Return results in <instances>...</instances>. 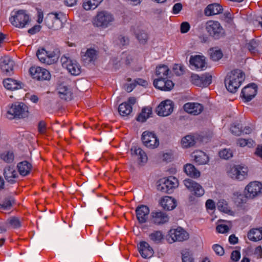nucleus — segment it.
Wrapping results in <instances>:
<instances>
[{
	"label": "nucleus",
	"instance_id": "obj_1",
	"mask_svg": "<svg viewBox=\"0 0 262 262\" xmlns=\"http://www.w3.org/2000/svg\"><path fill=\"white\" fill-rule=\"evenodd\" d=\"M245 80V74L240 70L231 71L226 76L225 84L227 90L232 93L237 91Z\"/></svg>",
	"mask_w": 262,
	"mask_h": 262
},
{
	"label": "nucleus",
	"instance_id": "obj_2",
	"mask_svg": "<svg viewBox=\"0 0 262 262\" xmlns=\"http://www.w3.org/2000/svg\"><path fill=\"white\" fill-rule=\"evenodd\" d=\"M115 21V17L110 12L101 10L97 12L93 17L92 23L95 27L101 29H106L112 26Z\"/></svg>",
	"mask_w": 262,
	"mask_h": 262
},
{
	"label": "nucleus",
	"instance_id": "obj_3",
	"mask_svg": "<svg viewBox=\"0 0 262 262\" xmlns=\"http://www.w3.org/2000/svg\"><path fill=\"white\" fill-rule=\"evenodd\" d=\"M9 20L14 27L23 28L30 24L31 19L26 10H19L12 13Z\"/></svg>",
	"mask_w": 262,
	"mask_h": 262
},
{
	"label": "nucleus",
	"instance_id": "obj_4",
	"mask_svg": "<svg viewBox=\"0 0 262 262\" xmlns=\"http://www.w3.org/2000/svg\"><path fill=\"white\" fill-rule=\"evenodd\" d=\"M28 116V107L23 103L13 104L7 112V117L10 119L14 118H23Z\"/></svg>",
	"mask_w": 262,
	"mask_h": 262
},
{
	"label": "nucleus",
	"instance_id": "obj_5",
	"mask_svg": "<svg viewBox=\"0 0 262 262\" xmlns=\"http://www.w3.org/2000/svg\"><path fill=\"white\" fill-rule=\"evenodd\" d=\"M205 29L209 35L216 39H219L224 35V29L217 21H208Z\"/></svg>",
	"mask_w": 262,
	"mask_h": 262
},
{
	"label": "nucleus",
	"instance_id": "obj_6",
	"mask_svg": "<svg viewBox=\"0 0 262 262\" xmlns=\"http://www.w3.org/2000/svg\"><path fill=\"white\" fill-rule=\"evenodd\" d=\"M36 56L41 62L47 65L54 64L58 60L55 51H48L43 48L37 50Z\"/></svg>",
	"mask_w": 262,
	"mask_h": 262
},
{
	"label": "nucleus",
	"instance_id": "obj_7",
	"mask_svg": "<svg viewBox=\"0 0 262 262\" xmlns=\"http://www.w3.org/2000/svg\"><path fill=\"white\" fill-rule=\"evenodd\" d=\"M189 238V234L181 227L171 229L168 232L167 241L169 243L182 242Z\"/></svg>",
	"mask_w": 262,
	"mask_h": 262
},
{
	"label": "nucleus",
	"instance_id": "obj_8",
	"mask_svg": "<svg viewBox=\"0 0 262 262\" xmlns=\"http://www.w3.org/2000/svg\"><path fill=\"white\" fill-rule=\"evenodd\" d=\"M61 13H51L47 15L45 19L46 26L53 30H58L62 28V22L61 19Z\"/></svg>",
	"mask_w": 262,
	"mask_h": 262
},
{
	"label": "nucleus",
	"instance_id": "obj_9",
	"mask_svg": "<svg viewBox=\"0 0 262 262\" xmlns=\"http://www.w3.org/2000/svg\"><path fill=\"white\" fill-rule=\"evenodd\" d=\"M143 144L147 148L154 149L158 147L159 141L157 135L154 133L145 131L141 137Z\"/></svg>",
	"mask_w": 262,
	"mask_h": 262
},
{
	"label": "nucleus",
	"instance_id": "obj_10",
	"mask_svg": "<svg viewBox=\"0 0 262 262\" xmlns=\"http://www.w3.org/2000/svg\"><path fill=\"white\" fill-rule=\"evenodd\" d=\"M247 167L242 165H235L228 171V175L233 179L243 180L248 175Z\"/></svg>",
	"mask_w": 262,
	"mask_h": 262
},
{
	"label": "nucleus",
	"instance_id": "obj_11",
	"mask_svg": "<svg viewBox=\"0 0 262 262\" xmlns=\"http://www.w3.org/2000/svg\"><path fill=\"white\" fill-rule=\"evenodd\" d=\"M60 61L62 67L66 68L71 75H78L80 74V66L75 60L64 55L61 57Z\"/></svg>",
	"mask_w": 262,
	"mask_h": 262
},
{
	"label": "nucleus",
	"instance_id": "obj_12",
	"mask_svg": "<svg viewBox=\"0 0 262 262\" xmlns=\"http://www.w3.org/2000/svg\"><path fill=\"white\" fill-rule=\"evenodd\" d=\"M178 180L174 177H169L164 179L162 183L158 186V189L161 191L170 193L173 190L178 186Z\"/></svg>",
	"mask_w": 262,
	"mask_h": 262
},
{
	"label": "nucleus",
	"instance_id": "obj_13",
	"mask_svg": "<svg viewBox=\"0 0 262 262\" xmlns=\"http://www.w3.org/2000/svg\"><path fill=\"white\" fill-rule=\"evenodd\" d=\"M174 104L170 100L162 101L156 109L157 114L162 117L168 116L173 112Z\"/></svg>",
	"mask_w": 262,
	"mask_h": 262
},
{
	"label": "nucleus",
	"instance_id": "obj_14",
	"mask_svg": "<svg viewBox=\"0 0 262 262\" xmlns=\"http://www.w3.org/2000/svg\"><path fill=\"white\" fill-rule=\"evenodd\" d=\"M29 72L33 78L38 80H49L51 77L48 70L39 67H32Z\"/></svg>",
	"mask_w": 262,
	"mask_h": 262
},
{
	"label": "nucleus",
	"instance_id": "obj_15",
	"mask_svg": "<svg viewBox=\"0 0 262 262\" xmlns=\"http://www.w3.org/2000/svg\"><path fill=\"white\" fill-rule=\"evenodd\" d=\"M262 191V184L257 181L250 182L245 188V195L248 198H253Z\"/></svg>",
	"mask_w": 262,
	"mask_h": 262
},
{
	"label": "nucleus",
	"instance_id": "obj_16",
	"mask_svg": "<svg viewBox=\"0 0 262 262\" xmlns=\"http://www.w3.org/2000/svg\"><path fill=\"white\" fill-rule=\"evenodd\" d=\"M212 76L209 73H205L199 76L197 74H192L191 76V82L200 87H204L209 85L211 83Z\"/></svg>",
	"mask_w": 262,
	"mask_h": 262
},
{
	"label": "nucleus",
	"instance_id": "obj_17",
	"mask_svg": "<svg viewBox=\"0 0 262 262\" xmlns=\"http://www.w3.org/2000/svg\"><path fill=\"white\" fill-rule=\"evenodd\" d=\"M167 78L157 77L154 81V85L156 88L162 91H170L173 88L174 84L171 80H168Z\"/></svg>",
	"mask_w": 262,
	"mask_h": 262
},
{
	"label": "nucleus",
	"instance_id": "obj_18",
	"mask_svg": "<svg viewBox=\"0 0 262 262\" xmlns=\"http://www.w3.org/2000/svg\"><path fill=\"white\" fill-rule=\"evenodd\" d=\"M185 186L190 191L193 192L196 196H202L204 193L203 187L198 183L191 179H186L184 181Z\"/></svg>",
	"mask_w": 262,
	"mask_h": 262
},
{
	"label": "nucleus",
	"instance_id": "obj_19",
	"mask_svg": "<svg viewBox=\"0 0 262 262\" xmlns=\"http://www.w3.org/2000/svg\"><path fill=\"white\" fill-rule=\"evenodd\" d=\"M257 93V85L252 83L248 84L243 89L242 91V96L246 101H250L256 95Z\"/></svg>",
	"mask_w": 262,
	"mask_h": 262
},
{
	"label": "nucleus",
	"instance_id": "obj_20",
	"mask_svg": "<svg viewBox=\"0 0 262 262\" xmlns=\"http://www.w3.org/2000/svg\"><path fill=\"white\" fill-rule=\"evenodd\" d=\"M81 60L85 64L93 63L97 58L98 53L93 49H88L85 52H81Z\"/></svg>",
	"mask_w": 262,
	"mask_h": 262
},
{
	"label": "nucleus",
	"instance_id": "obj_21",
	"mask_svg": "<svg viewBox=\"0 0 262 262\" xmlns=\"http://www.w3.org/2000/svg\"><path fill=\"white\" fill-rule=\"evenodd\" d=\"M59 97L64 100L69 101L72 98L73 93L71 88L65 83L59 84L57 89Z\"/></svg>",
	"mask_w": 262,
	"mask_h": 262
},
{
	"label": "nucleus",
	"instance_id": "obj_22",
	"mask_svg": "<svg viewBox=\"0 0 262 262\" xmlns=\"http://www.w3.org/2000/svg\"><path fill=\"white\" fill-rule=\"evenodd\" d=\"M138 248L141 256L144 258L151 257L154 253L152 247L145 241L140 242L138 245Z\"/></svg>",
	"mask_w": 262,
	"mask_h": 262
},
{
	"label": "nucleus",
	"instance_id": "obj_23",
	"mask_svg": "<svg viewBox=\"0 0 262 262\" xmlns=\"http://www.w3.org/2000/svg\"><path fill=\"white\" fill-rule=\"evenodd\" d=\"M184 111L192 115H198L201 114L203 109V106L200 103L196 102H188L183 106Z\"/></svg>",
	"mask_w": 262,
	"mask_h": 262
},
{
	"label": "nucleus",
	"instance_id": "obj_24",
	"mask_svg": "<svg viewBox=\"0 0 262 262\" xmlns=\"http://www.w3.org/2000/svg\"><path fill=\"white\" fill-rule=\"evenodd\" d=\"M190 63L196 69L205 70L207 67L205 57L202 55L191 56L189 60Z\"/></svg>",
	"mask_w": 262,
	"mask_h": 262
},
{
	"label": "nucleus",
	"instance_id": "obj_25",
	"mask_svg": "<svg viewBox=\"0 0 262 262\" xmlns=\"http://www.w3.org/2000/svg\"><path fill=\"white\" fill-rule=\"evenodd\" d=\"M136 216L140 223H145L149 213V208L144 205H141L137 207L136 209Z\"/></svg>",
	"mask_w": 262,
	"mask_h": 262
},
{
	"label": "nucleus",
	"instance_id": "obj_26",
	"mask_svg": "<svg viewBox=\"0 0 262 262\" xmlns=\"http://www.w3.org/2000/svg\"><path fill=\"white\" fill-rule=\"evenodd\" d=\"M14 62L9 56H4L0 59V68L3 72L9 73L12 72Z\"/></svg>",
	"mask_w": 262,
	"mask_h": 262
},
{
	"label": "nucleus",
	"instance_id": "obj_27",
	"mask_svg": "<svg viewBox=\"0 0 262 262\" xmlns=\"http://www.w3.org/2000/svg\"><path fill=\"white\" fill-rule=\"evenodd\" d=\"M152 222L156 225L164 224L169 220V217L166 213L163 212H153L151 213Z\"/></svg>",
	"mask_w": 262,
	"mask_h": 262
},
{
	"label": "nucleus",
	"instance_id": "obj_28",
	"mask_svg": "<svg viewBox=\"0 0 262 262\" xmlns=\"http://www.w3.org/2000/svg\"><path fill=\"white\" fill-rule=\"evenodd\" d=\"M192 157L198 165H205L209 162V157L207 154L201 151L196 150L192 153Z\"/></svg>",
	"mask_w": 262,
	"mask_h": 262
},
{
	"label": "nucleus",
	"instance_id": "obj_29",
	"mask_svg": "<svg viewBox=\"0 0 262 262\" xmlns=\"http://www.w3.org/2000/svg\"><path fill=\"white\" fill-rule=\"evenodd\" d=\"M4 175L6 180L11 183H15L16 179L18 178L17 171L13 167L10 166L6 167L4 169Z\"/></svg>",
	"mask_w": 262,
	"mask_h": 262
},
{
	"label": "nucleus",
	"instance_id": "obj_30",
	"mask_svg": "<svg viewBox=\"0 0 262 262\" xmlns=\"http://www.w3.org/2000/svg\"><path fill=\"white\" fill-rule=\"evenodd\" d=\"M223 11L222 6L218 4L209 5L205 9L204 13L206 16L214 15L221 13Z\"/></svg>",
	"mask_w": 262,
	"mask_h": 262
},
{
	"label": "nucleus",
	"instance_id": "obj_31",
	"mask_svg": "<svg viewBox=\"0 0 262 262\" xmlns=\"http://www.w3.org/2000/svg\"><path fill=\"white\" fill-rule=\"evenodd\" d=\"M32 165L27 161L20 162L17 164L18 171L21 176L28 175L32 169Z\"/></svg>",
	"mask_w": 262,
	"mask_h": 262
},
{
	"label": "nucleus",
	"instance_id": "obj_32",
	"mask_svg": "<svg viewBox=\"0 0 262 262\" xmlns=\"http://www.w3.org/2000/svg\"><path fill=\"white\" fill-rule=\"evenodd\" d=\"M160 204L161 206L165 209L171 210L174 209L176 206V201L172 197L165 196L161 200Z\"/></svg>",
	"mask_w": 262,
	"mask_h": 262
},
{
	"label": "nucleus",
	"instance_id": "obj_33",
	"mask_svg": "<svg viewBox=\"0 0 262 262\" xmlns=\"http://www.w3.org/2000/svg\"><path fill=\"white\" fill-rule=\"evenodd\" d=\"M131 154L133 156H137L138 160L141 163H145L147 161L148 158L146 153L140 147H132Z\"/></svg>",
	"mask_w": 262,
	"mask_h": 262
},
{
	"label": "nucleus",
	"instance_id": "obj_34",
	"mask_svg": "<svg viewBox=\"0 0 262 262\" xmlns=\"http://www.w3.org/2000/svg\"><path fill=\"white\" fill-rule=\"evenodd\" d=\"M4 86L9 90H15L21 88L22 83L12 78H7L3 81Z\"/></svg>",
	"mask_w": 262,
	"mask_h": 262
},
{
	"label": "nucleus",
	"instance_id": "obj_35",
	"mask_svg": "<svg viewBox=\"0 0 262 262\" xmlns=\"http://www.w3.org/2000/svg\"><path fill=\"white\" fill-rule=\"evenodd\" d=\"M149 241L155 244H159L164 239V235L161 231H154L149 234Z\"/></svg>",
	"mask_w": 262,
	"mask_h": 262
},
{
	"label": "nucleus",
	"instance_id": "obj_36",
	"mask_svg": "<svg viewBox=\"0 0 262 262\" xmlns=\"http://www.w3.org/2000/svg\"><path fill=\"white\" fill-rule=\"evenodd\" d=\"M248 237L250 241H258L262 239V227L251 229L248 233Z\"/></svg>",
	"mask_w": 262,
	"mask_h": 262
},
{
	"label": "nucleus",
	"instance_id": "obj_37",
	"mask_svg": "<svg viewBox=\"0 0 262 262\" xmlns=\"http://www.w3.org/2000/svg\"><path fill=\"white\" fill-rule=\"evenodd\" d=\"M185 172L189 176L197 178L200 176V172L191 164H187L184 167Z\"/></svg>",
	"mask_w": 262,
	"mask_h": 262
},
{
	"label": "nucleus",
	"instance_id": "obj_38",
	"mask_svg": "<svg viewBox=\"0 0 262 262\" xmlns=\"http://www.w3.org/2000/svg\"><path fill=\"white\" fill-rule=\"evenodd\" d=\"M132 106L127 102H123L119 105L118 112L121 116L126 117L132 112Z\"/></svg>",
	"mask_w": 262,
	"mask_h": 262
},
{
	"label": "nucleus",
	"instance_id": "obj_39",
	"mask_svg": "<svg viewBox=\"0 0 262 262\" xmlns=\"http://www.w3.org/2000/svg\"><path fill=\"white\" fill-rule=\"evenodd\" d=\"M103 0H86L83 3V8L86 10H94L96 8Z\"/></svg>",
	"mask_w": 262,
	"mask_h": 262
},
{
	"label": "nucleus",
	"instance_id": "obj_40",
	"mask_svg": "<svg viewBox=\"0 0 262 262\" xmlns=\"http://www.w3.org/2000/svg\"><path fill=\"white\" fill-rule=\"evenodd\" d=\"M169 69L166 65H159L156 70V75L157 77L167 78Z\"/></svg>",
	"mask_w": 262,
	"mask_h": 262
},
{
	"label": "nucleus",
	"instance_id": "obj_41",
	"mask_svg": "<svg viewBox=\"0 0 262 262\" xmlns=\"http://www.w3.org/2000/svg\"><path fill=\"white\" fill-rule=\"evenodd\" d=\"M196 141L193 136L187 135L182 139L181 144L183 147L187 148L195 145Z\"/></svg>",
	"mask_w": 262,
	"mask_h": 262
},
{
	"label": "nucleus",
	"instance_id": "obj_42",
	"mask_svg": "<svg viewBox=\"0 0 262 262\" xmlns=\"http://www.w3.org/2000/svg\"><path fill=\"white\" fill-rule=\"evenodd\" d=\"M136 38L141 43H145L148 39V34L143 30L137 28L135 30Z\"/></svg>",
	"mask_w": 262,
	"mask_h": 262
},
{
	"label": "nucleus",
	"instance_id": "obj_43",
	"mask_svg": "<svg viewBox=\"0 0 262 262\" xmlns=\"http://www.w3.org/2000/svg\"><path fill=\"white\" fill-rule=\"evenodd\" d=\"M152 114L151 108L150 107H146L142 109L141 113L139 115L137 120L140 122H143L149 118Z\"/></svg>",
	"mask_w": 262,
	"mask_h": 262
},
{
	"label": "nucleus",
	"instance_id": "obj_44",
	"mask_svg": "<svg viewBox=\"0 0 262 262\" xmlns=\"http://www.w3.org/2000/svg\"><path fill=\"white\" fill-rule=\"evenodd\" d=\"M210 58L215 61H218L223 57V53L220 50L212 48L209 50Z\"/></svg>",
	"mask_w": 262,
	"mask_h": 262
},
{
	"label": "nucleus",
	"instance_id": "obj_45",
	"mask_svg": "<svg viewBox=\"0 0 262 262\" xmlns=\"http://www.w3.org/2000/svg\"><path fill=\"white\" fill-rule=\"evenodd\" d=\"M7 223L13 228H17L21 226V221L20 219L15 216L10 217L7 220Z\"/></svg>",
	"mask_w": 262,
	"mask_h": 262
},
{
	"label": "nucleus",
	"instance_id": "obj_46",
	"mask_svg": "<svg viewBox=\"0 0 262 262\" xmlns=\"http://www.w3.org/2000/svg\"><path fill=\"white\" fill-rule=\"evenodd\" d=\"M12 201L10 198H5L2 203H0V211L9 210L12 207Z\"/></svg>",
	"mask_w": 262,
	"mask_h": 262
},
{
	"label": "nucleus",
	"instance_id": "obj_47",
	"mask_svg": "<svg viewBox=\"0 0 262 262\" xmlns=\"http://www.w3.org/2000/svg\"><path fill=\"white\" fill-rule=\"evenodd\" d=\"M217 207L218 209L224 212L228 213L230 211L228 204L224 200H220L217 203Z\"/></svg>",
	"mask_w": 262,
	"mask_h": 262
},
{
	"label": "nucleus",
	"instance_id": "obj_48",
	"mask_svg": "<svg viewBox=\"0 0 262 262\" xmlns=\"http://www.w3.org/2000/svg\"><path fill=\"white\" fill-rule=\"evenodd\" d=\"M1 159L7 163H11L14 160L13 154L11 152L8 151L3 153L1 155Z\"/></svg>",
	"mask_w": 262,
	"mask_h": 262
},
{
	"label": "nucleus",
	"instance_id": "obj_49",
	"mask_svg": "<svg viewBox=\"0 0 262 262\" xmlns=\"http://www.w3.org/2000/svg\"><path fill=\"white\" fill-rule=\"evenodd\" d=\"M219 156L225 159H228L232 157V152L230 149H224L221 150L219 153Z\"/></svg>",
	"mask_w": 262,
	"mask_h": 262
},
{
	"label": "nucleus",
	"instance_id": "obj_50",
	"mask_svg": "<svg viewBox=\"0 0 262 262\" xmlns=\"http://www.w3.org/2000/svg\"><path fill=\"white\" fill-rule=\"evenodd\" d=\"M117 43L120 46H125L128 44L129 39L127 37L121 35L118 37Z\"/></svg>",
	"mask_w": 262,
	"mask_h": 262
},
{
	"label": "nucleus",
	"instance_id": "obj_51",
	"mask_svg": "<svg viewBox=\"0 0 262 262\" xmlns=\"http://www.w3.org/2000/svg\"><path fill=\"white\" fill-rule=\"evenodd\" d=\"M182 262H193V258L191 254L188 251L182 253Z\"/></svg>",
	"mask_w": 262,
	"mask_h": 262
},
{
	"label": "nucleus",
	"instance_id": "obj_52",
	"mask_svg": "<svg viewBox=\"0 0 262 262\" xmlns=\"http://www.w3.org/2000/svg\"><path fill=\"white\" fill-rule=\"evenodd\" d=\"M212 249L215 253L220 256H222L224 254V248L219 244H214L212 246Z\"/></svg>",
	"mask_w": 262,
	"mask_h": 262
},
{
	"label": "nucleus",
	"instance_id": "obj_53",
	"mask_svg": "<svg viewBox=\"0 0 262 262\" xmlns=\"http://www.w3.org/2000/svg\"><path fill=\"white\" fill-rule=\"evenodd\" d=\"M216 231L221 233H224L227 232L229 230V227L225 224H220L217 226L216 227Z\"/></svg>",
	"mask_w": 262,
	"mask_h": 262
},
{
	"label": "nucleus",
	"instance_id": "obj_54",
	"mask_svg": "<svg viewBox=\"0 0 262 262\" xmlns=\"http://www.w3.org/2000/svg\"><path fill=\"white\" fill-rule=\"evenodd\" d=\"M173 70L176 74L180 75L183 73V67L180 64H176L173 66Z\"/></svg>",
	"mask_w": 262,
	"mask_h": 262
},
{
	"label": "nucleus",
	"instance_id": "obj_55",
	"mask_svg": "<svg viewBox=\"0 0 262 262\" xmlns=\"http://www.w3.org/2000/svg\"><path fill=\"white\" fill-rule=\"evenodd\" d=\"M38 130L40 134H45L46 132V124L44 121H41L39 122L38 125Z\"/></svg>",
	"mask_w": 262,
	"mask_h": 262
},
{
	"label": "nucleus",
	"instance_id": "obj_56",
	"mask_svg": "<svg viewBox=\"0 0 262 262\" xmlns=\"http://www.w3.org/2000/svg\"><path fill=\"white\" fill-rule=\"evenodd\" d=\"M240 257V252L237 250H234L231 253V259L235 262L238 261Z\"/></svg>",
	"mask_w": 262,
	"mask_h": 262
},
{
	"label": "nucleus",
	"instance_id": "obj_57",
	"mask_svg": "<svg viewBox=\"0 0 262 262\" xmlns=\"http://www.w3.org/2000/svg\"><path fill=\"white\" fill-rule=\"evenodd\" d=\"M190 29V25L187 22H183L181 25V32L182 33H187Z\"/></svg>",
	"mask_w": 262,
	"mask_h": 262
},
{
	"label": "nucleus",
	"instance_id": "obj_58",
	"mask_svg": "<svg viewBox=\"0 0 262 262\" xmlns=\"http://www.w3.org/2000/svg\"><path fill=\"white\" fill-rule=\"evenodd\" d=\"M182 9V5L181 3H177L174 4L172 8V12L173 14H178Z\"/></svg>",
	"mask_w": 262,
	"mask_h": 262
},
{
	"label": "nucleus",
	"instance_id": "obj_59",
	"mask_svg": "<svg viewBox=\"0 0 262 262\" xmlns=\"http://www.w3.org/2000/svg\"><path fill=\"white\" fill-rule=\"evenodd\" d=\"M254 254L257 258H262V248L260 246L257 247L254 250Z\"/></svg>",
	"mask_w": 262,
	"mask_h": 262
},
{
	"label": "nucleus",
	"instance_id": "obj_60",
	"mask_svg": "<svg viewBox=\"0 0 262 262\" xmlns=\"http://www.w3.org/2000/svg\"><path fill=\"white\" fill-rule=\"evenodd\" d=\"M40 28L41 26L40 25H35L34 26L29 29L28 32L30 34H34L39 32Z\"/></svg>",
	"mask_w": 262,
	"mask_h": 262
},
{
	"label": "nucleus",
	"instance_id": "obj_61",
	"mask_svg": "<svg viewBox=\"0 0 262 262\" xmlns=\"http://www.w3.org/2000/svg\"><path fill=\"white\" fill-rule=\"evenodd\" d=\"M206 207L207 209L213 210L215 208V204L212 200L209 199L206 202Z\"/></svg>",
	"mask_w": 262,
	"mask_h": 262
},
{
	"label": "nucleus",
	"instance_id": "obj_62",
	"mask_svg": "<svg viewBox=\"0 0 262 262\" xmlns=\"http://www.w3.org/2000/svg\"><path fill=\"white\" fill-rule=\"evenodd\" d=\"M135 84L137 85V84H139V85H142L143 86H146L148 84V82L147 81L143 79H141V78H138V79H136L135 80Z\"/></svg>",
	"mask_w": 262,
	"mask_h": 262
},
{
	"label": "nucleus",
	"instance_id": "obj_63",
	"mask_svg": "<svg viewBox=\"0 0 262 262\" xmlns=\"http://www.w3.org/2000/svg\"><path fill=\"white\" fill-rule=\"evenodd\" d=\"M256 47V43L254 41H250L247 45V48L251 52H254Z\"/></svg>",
	"mask_w": 262,
	"mask_h": 262
},
{
	"label": "nucleus",
	"instance_id": "obj_64",
	"mask_svg": "<svg viewBox=\"0 0 262 262\" xmlns=\"http://www.w3.org/2000/svg\"><path fill=\"white\" fill-rule=\"evenodd\" d=\"M254 154L257 157L262 159V145L257 146Z\"/></svg>",
	"mask_w": 262,
	"mask_h": 262
}]
</instances>
